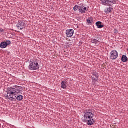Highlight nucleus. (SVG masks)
<instances>
[{
  "instance_id": "11",
  "label": "nucleus",
  "mask_w": 128,
  "mask_h": 128,
  "mask_svg": "<svg viewBox=\"0 0 128 128\" xmlns=\"http://www.w3.org/2000/svg\"><path fill=\"white\" fill-rule=\"evenodd\" d=\"M61 88H64V90H66V82L62 81L61 82Z\"/></svg>"
},
{
  "instance_id": "12",
  "label": "nucleus",
  "mask_w": 128,
  "mask_h": 128,
  "mask_svg": "<svg viewBox=\"0 0 128 128\" xmlns=\"http://www.w3.org/2000/svg\"><path fill=\"white\" fill-rule=\"evenodd\" d=\"M121 60L122 62H128V58H126V56L123 55L121 58Z\"/></svg>"
},
{
  "instance_id": "10",
  "label": "nucleus",
  "mask_w": 128,
  "mask_h": 128,
  "mask_svg": "<svg viewBox=\"0 0 128 128\" xmlns=\"http://www.w3.org/2000/svg\"><path fill=\"white\" fill-rule=\"evenodd\" d=\"M96 24L98 28H104V24H102V22L98 21L96 22Z\"/></svg>"
},
{
  "instance_id": "3",
  "label": "nucleus",
  "mask_w": 128,
  "mask_h": 128,
  "mask_svg": "<svg viewBox=\"0 0 128 128\" xmlns=\"http://www.w3.org/2000/svg\"><path fill=\"white\" fill-rule=\"evenodd\" d=\"M84 114L82 118V122H86V120H90L94 118V114L90 112V110H84Z\"/></svg>"
},
{
  "instance_id": "17",
  "label": "nucleus",
  "mask_w": 128,
  "mask_h": 128,
  "mask_svg": "<svg viewBox=\"0 0 128 128\" xmlns=\"http://www.w3.org/2000/svg\"><path fill=\"white\" fill-rule=\"evenodd\" d=\"M73 10H74V12H78V10H80V6L78 5H75L73 8Z\"/></svg>"
},
{
  "instance_id": "14",
  "label": "nucleus",
  "mask_w": 128,
  "mask_h": 128,
  "mask_svg": "<svg viewBox=\"0 0 128 128\" xmlns=\"http://www.w3.org/2000/svg\"><path fill=\"white\" fill-rule=\"evenodd\" d=\"M102 2L103 4H104L105 6L106 4H110V1L109 0H102Z\"/></svg>"
},
{
  "instance_id": "16",
  "label": "nucleus",
  "mask_w": 128,
  "mask_h": 128,
  "mask_svg": "<svg viewBox=\"0 0 128 128\" xmlns=\"http://www.w3.org/2000/svg\"><path fill=\"white\" fill-rule=\"evenodd\" d=\"M112 8L110 7H108L104 10V12H105L108 14V12H112Z\"/></svg>"
},
{
  "instance_id": "5",
  "label": "nucleus",
  "mask_w": 128,
  "mask_h": 128,
  "mask_svg": "<svg viewBox=\"0 0 128 128\" xmlns=\"http://www.w3.org/2000/svg\"><path fill=\"white\" fill-rule=\"evenodd\" d=\"M110 58L111 60H116L118 56V52L116 50H112L110 52Z\"/></svg>"
},
{
  "instance_id": "13",
  "label": "nucleus",
  "mask_w": 128,
  "mask_h": 128,
  "mask_svg": "<svg viewBox=\"0 0 128 128\" xmlns=\"http://www.w3.org/2000/svg\"><path fill=\"white\" fill-rule=\"evenodd\" d=\"M86 22H87L88 24H90V25L94 22L92 20V18H88L86 20Z\"/></svg>"
},
{
  "instance_id": "2",
  "label": "nucleus",
  "mask_w": 128,
  "mask_h": 128,
  "mask_svg": "<svg viewBox=\"0 0 128 128\" xmlns=\"http://www.w3.org/2000/svg\"><path fill=\"white\" fill-rule=\"evenodd\" d=\"M28 68L31 70H38L40 68V64H38V60H34L30 61Z\"/></svg>"
},
{
  "instance_id": "18",
  "label": "nucleus",
  "mask_w": 128,
  "mask_h": 128,
  "mask_svg": "<svg viewBox=\"0 0 128 128\" xmlns=\"http://www.w3.org/2000/svg\"><path fill=\"white\" fill-rule=\"evenodd\" d=\"M92 74L94 76H95L96 78H98V73L96 72V71L92 72Z\"/></svg>"
},
{
  "instance_id": "1",
  "label": "nucleus",
  "mask_w": 128,
  "mask_h": 128,
  "mask_svg": "<svg viewBox=\"0 0 128 128\" xmlns=\"http://www.w3.org/2000/svg\"><path fill=\"white\" fill-rule=\"evenodd\" d=\"M7 98L10 100H22L24 98V96L20 95V86H14L13 88L9 87L7 88Z\"/></svg>"
},
{
  "instance_id": "7",
  "label": "nucleus",
  "mask_w": 128,
  "mask_h": 128,
  "mask_svg": "<svg viewBox=\"0 0 128 128\" xmlns=\"http://www.w3.org/2000/svg\"><path fill=\"white\" fill-rule=\"evenodd\" d=\"M74 32V30H72V29L66 30V36L67 38H70V37L72 36Z\"/></svg>"
},
{
  "instance_id": "4",
  "label": "nucleus",
  "mask_w": 128,
  "mask_h": 128,
  "mask_svg": "<svg viewBox=\"0 0 128 128\" xmlns=\"http://www.w3.org/2000/svg\"><path fill=\"white\" fill-rule=\"evenodd\" d=\"M26 21L24 20H20L16 24V27L18 30H23L26 28Z\"/></svg>"
},
{
  "instance_id": "15",
  "label": "nucleus",
  "mask_w": 128,
  "mask_h": 128,
  "mask_svg": "<svg viewBox=\"0 0 128 128\" xmlns=\"http://www.w3.org/2000/svg\"><path fill=\"white\" fill-rule=\"evenodd\" d=\"M91 42H92V44H97L98 46V44H100V41L98 40H96V39L92 40Z\"/></svg>"
},
{
  "instance_id": "21",
  "label": "nucleus",
  "mask_w": 128,
  "mask_h": 128,
  "mask_svg": "<svg viewBox=\"0 0 128 128\" xmlns=\"http://www.w3.org/2000/svg\"><path fill=\"white\" fill-rule=\"evenodd\" d=\"M0 32H4V30L2 29V28L0 27Z\"/></svg>"
},
{
  "instance_id": "19",
  "label": "nucleus",
  "mask_w": 128,
  "mask_h": 128,
  "mask_svg": "<svg viewBox=\"0 0 128 128\" xmlns=\"http://www.w3.org/2000/svg\"><path fill=\"white\" fill-rule=\"evenodd\" d=\"M110 2H112V4H114V2H116V0H110Z\"/></svg>"
},
{
  "instance_id": "22",
  "label": "nucleus",
  "mask_w": 128,
  "mask_h": 128,
  "mask_svg": "<svg viewBox=\"0 0 128 128\" xmlns=\"http://www.w3.org/2000/svg\"><path fill=\"white\" fill-rule=\"evenodd\" d=\"M93 80H96V78H93Z\"/></svg>"
},
{
  "instance_id": "9",
  "label": "nucleus",
  "mask_w": 128,
  "mask_h": 128,
  "mask_svg": "<svg viewBox=\"0 0 128 128\" xmlns=\"http://www.w3.org/2000/svg\"><path fill=\"white\" fill-rule=\"evenodd\" d=\"M86 122H88V126H92V124H94V120L92 118L88 120H86Z\"/></svg>"
},
{
  "instance_id": "8",
  "label": "nucleus",
  "mask_w": 128,
  "mask_h": 128,
  "mask_svg": "<svg viewBox=\"0 0 128 128\" xmlns=\"http://www.w3.org/2000/svg\"><path fill=\"white\" fill-rule=\"evenodd\" d=\"M79 12L80 14H86V12H88V9L84 6H79Z\"/></svg>"
},
{
  "instance_id": "6",
  "label": "nucleus",
  "mask_w": 128,
  "mask_h": 128,
  "mask_svg": "<svg viewBox=\"0 0 128 128\" xmlns=\"http://www.w3.org/2000/svg\"><path fill=\"white\" fill-rule=\"evenodd\" d=\"M12 44V42L9 40H7L5 42H1L0 44V48H6L8 46H10Z\"/></svg>"
},
{
  "instance_id": "20",
  "label": "nucleus",
  "mask_w": 128,
  "mask_h": 128,
  "mask_svg": "<svg viewBox=\"0 0 128 128\" xmlns=\"http://www.w3.org/2000/svg\"><path fill=\"white\" fill-rule=\"evenodd\" d=\"M114 32L115 34H118V30L116 29H114Z\"/></svg>"
}]
</instances>
